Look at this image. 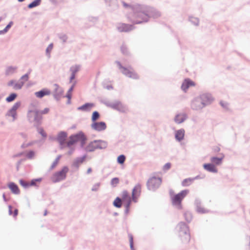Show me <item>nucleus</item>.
I'll list each match as a JSON object with an SVG mask.
<instances>
[{
    "label": "nucleus",
    "instance_id": "nucleus-1",
    "mask_svg": "<svg viewBox=\"0 0 250 250\" xmlns=\"http://www.w3.org/2000/svg\"><path fill=\"white\" fill-rule=\"evenodd\" d=\"M213 99L209 94H203L199 97L194 100L191 104L193 109H198L210 104Z\"/></svg>",
    "mask_w": 250,
    "mask_h": 250
},
{
    "label": "nucleus",
    "instance_id": "nucleus-2",
    "mask_svg": "<svg viewBox=\"0 0 250 250\" xmlns=\"http://www.w3.org/2000/svg\"><path fill=\"white\" fill-rule=\"evenodd\" d=\"M188 190H183L175 195L171 196V200L173 205L176 206L178 208H182L181 202L183 199L188 194Z\"/></svg>",
    "mask_w": 250,
    "mask_h": 250
},
{
    "label": "nucleus",
    "instance_id": "nucleus-3",
    "mask_svg": "<svg viewBox=\"0 0 250 250\" xmlns=\"http://www.w3.org/2000/svg\"><path fill=\"white\" fill-rule=\"evenodd\" d=\"M86 138L85 135L82 132L79 133L74 135L71 136L69 137V141L67 142L68 146H70L77 142H80L81 145L83 146L86 141Z\"/></svg>",
    "mask_w": 250,
    "mask_h": 250
},
{
    "label": "nucleus",
    "instance_id": "nucleus-4",
    "mask_svg": "<svg viewBox=\"0 0 250 250\" xmlns=\"http://www.w3.org/2000/svg\"><path fill=\"white\" fill-rule=\"evenodd\" d=\"M179 226L180 229L179 236L181 240L184 242H189L190 237L188 227L185 223H183L179 224Z\"/></svg>",
    "mask_w": 250,
    "mask_h": 250
},
{
    "label": "nucleus",
    "instance_id": "nucleus-5",
    "mask_svg": "<svg viewBox=\"0 0 250 250\" xmlns=\"http://www.w3.org/2000/svg\"><path fill=\"white\" fill-rule=\"evenodd\" d=\"M106 142L102 140H95L91 142L87 146L86 149L89 151H94L97 148H104L106 147Z\"/></svg>",
    "mask_w": 250,
    "mask_h": 250
},
{
    "label": "nucleus",
    "instance_id": "nucleus-6",
    "mask_svg": "<svg viewBox=\"0 0 250 250\" xmlns=\"http://www.w3.org/2000/svg\"><path fill=\"white\" fill-rule=\"evenodd\" d=\"M68 171V168L67 167H62L61 170L55 172L51 177V180L54 183L59 182L64 179L66 173Z\"/></svg>",
    "mask_w": 250,
    "mask_h": 250
},
{
    "label": "nucleus",
    "instance_id": "nucleus-7",
    "mask_svg": "<svg viewBox=\"0 0 250 250\" xmlns=\"http://www.w3.org/2000/svg\"><path fill=\"white\" fill-rule=\"evenodd\" d=\"M162 180L160 178L152 177L147 182V187L150 190H154L161 185Z\"/></svg>",
    "mask_w": 250,
    "mask_h": 250
},
{
    "label": "nucleus",
    "instance_id": "nucleus-8",
    "mask_svg": "<svg viewBox=\"0 0 250 250\" xmlns=\"http://www.w3.org/2000/svg\"><path fill=\"white\" fill-rule=\"evenodd\" d=\"M121 197L123 204L128 211L129 209L130 205L131 203V198L126 191H123L122 192Z\"/></svg>",
    "mask_w": 250,
    "mask_h": 250
},
{
    "label": "nucleus",
    "instance_id": "nucleus-9",
    "mask_svg": "<svg viewBox=\"0 0 250 250\" xmlns=\"http://www.w3.org/2000/svg\"><path fill=\"white\" fill-rule=\"evenodd\" d=\"M91 127L97 131H102L106 128V124L104 122H94L91 124Z\"/></svg>",
    "mask_w": 250,
    "mask_h": 250
},
{
    "label": "nucleus",
    "instance_id": "nucleus-10",
    "mask_svg": "<svg viewBox=\"0 0 250 250\" xmlns=\"http://www.w3.org/2000/svg\"><path fill=\"white\" fill-rule=\"evenodd\" d=\"M119 67L122 69V72L126 76L133 78L137 79L138 78L137 75L133 71L129 70L126 68L123 67L121 64L119 63Z\"/></svg>",
    "mask_w": 250,
    "mask_h": 250
},
{
    "label": "nucleus",
    "instance_id": "nucleus-11",
    "mask_svg": "<svg viewBox=\"0 0 250 250\" xmlns=\"http://www.w3.org/2000/svg\"><path fill=\"white\" fill-rule=\"evenodd\" d=\"M141 191V187L140 185H136L133 188L132 192V200L134 202H136L137 197L139 196Z\"/></svg>",
    "mask_w": 250,
    "mask_h": 250
},
{
    "label": "nucleus",
    "instance_id": "nucleus-12",
    "mask_svg": "<svg viewBox=\"0 0 250 250\" xmlns=\"http://www.w3.org/2000/svg\"><path fill=\"white\" fill-rule=\"evenodd\" d=\"M195 85V84L194 82L189 79H186L183 82L181 88L183 90L186 91L190 86H193Z\"/></svg>",
    "mask_w": 250,
    "mask_h": 250
},
{
    "label": "nucleus",
    "instance_id": "nucleus-13",
    "mask_svg": "<svg viewBox=\"0 0 250 250\" xmlns=\"http://www.w3.org/2000/svg\"><path fill=\"white\" fill-rule=\"evenodd\" d=\"M51 91L46 88L43 89L41 91L35 92V96L39 98H42L44 96L49 95Z\"/></svg>",
    "mask_w": 250,
    "mask_h": 250
},
{
    "label": "nucleus",
    "instance_id": "nucleus-14",
    "mask_svg": "<svg viewBox=\"0 0 250 250\" xmlns=\"http://www.w3.org/2000/svg\"><path fill=\"white\" fill-rule=\"evenodd\" d=\"M203 167L205 169L209 172L216 173L218 171L217 168L215 166L211 163L210 164H205L203 165Z\"/></svg>",
    "mask_w": 250,
    "mask_h": 250
},
{
    "label": "nucleus",
    "instance_id": "nucleus-15",
    "mask_svg": "<svg viewBox=\"0 0 250 250\" xmlns=\"http://www.w3.org/2000/svg\"><path fill=\"white\" fill-rule=\"evenodd\" d=\"M29 116H34V120L36 122H39L42 119V115L38 110L30 111Z\"/></svg>",
    "mask_w": 250,
    "mask_h": 250
},
{
    "label": "nucleus",
    "instance_id": "nucleus-16",
    "mask_svg": "<svg viewBox=\"0 0 250 250\" xmlns=\"http://www.w3.org/2000/svg\"><path fill=\"white\" fill-rule=\"evenodd\" d=\"M224 158V155L223 154L222 155L221 157H212L210 158V161L211 164H214L215 167L216 166L220 165L222 161Z\"/></svg>",
    "mask_w": 250,
    "mask_h": 250
},
{
    "label": "nucleus",
    "instance_id": "nucleus-17",
    "mask_svg": "<svg viewBox=\"0 0 250 250\" xmlns=\"http://www.w3.org/2000/svg\"><path fill=\"white\" fill-rule=\"evenodd\" d=\"M24 84V82L22 81L18 82L16 83H15L14 81L11 80L8 83V85L9 86H13V88L15 89H21L22 86Z\"/></svg>",
    "mask_w": 250,
    "mask_h": 250
},
{
    "label": "nucleus",
    "instance_id": "nucleus-18",
    "mask_svg": "<svg viewBox=\"0 0 250 250\" xmlns=\"http://www.w3.org/2000/svg\"><path fill=\"white\" fill-rule=\"evenodd\" d=\"M8 187L13 193L16 194L20 193V191L18 187L14 183H10L8 184Z\"/></svg>",
    "mask_w": 250,
    "mask_h": 250
},
{
    "label": "nucleus",
    "instance_id": "nucleus-19",
    "mask_svg": "<svg viewBox=\"0 0 250 250\" xmlns=\"http://www.w3.org/2000/svg\"><path fill=\"white\" fill-rule=\"evenodd\" d=\"M67 137V134L64 132H60L57 137V140L61 144H63Z\"/></svg>",
    "mask_w": 250,
    "mask_h": 250
},
{
    "label": "nucleus",
    "instance_id": "nucleus-20",
    "mask_svg": "<svg viewBox=\"0 0 250 250\" xmlns=\"http://www.w3.org/2000/svg\"><path fill=\"white\" fill-rule=\"evenodd\" d=\"M186 119V115L184 114H180L176 116L175 122L177 124H180L183 122Z\"/></svg>",
    "mask_w": 250,
    "mask_h": 250
},
{
    "label": "nucleus",
    "instance_id": "nucleus-21",
    "mask_svg": "<svg viewBox=\"0 0 250 250\" xmlns=\"http://www.w3.org/2000/svg\"><path fill=\"white\" fill-rule=\"evenodd\" d=\"M184 135L185 130L184 129L178 130L175 133V138L178 141H181L183 139Z\"/></svg>",
    "mask_w": 250,
    "mask_h": 250
},
{
    "label": "nucleus",
    "instance_id": "nucleus-22",
    "mask_svg": "<svg viewBox=\"0 0 250 250\" xmlns=\"http://www.w3.org/2000/svg\"><path fill=\"white\" fill-rule=\"evenodd\" d=\"M94 104L91 103H87L78 108L79 110L83 111H89L93 107Z\"/></svg>",
    "mask_w": 250,
    "mask_h": 250
},
{
    "label": "nucleus",
    "instance_id": "nucleus-23",
    "mask_svg": "<svg viewBox=\"0 0 250 250\" xmlns=\"http://www.w3.org/2000/svg\"><path fill=\"white\" fill-rule=\"evenodd\" d=\"M79 67L78 66H75L71 68V71H72L71 76L70 78V82H72V80L75 79V74L79 71Z\"/></svg>",
    "mask_w": 250,
    "mask_h": 250
},
{
    "label": "nucleus",
    "instance_id": "nucleus-24",
    "mask_svg": "<svg viewBox=\"0 0 250 250\" xmlns=\"http://www.w3.org/2000/svg\"><path fill=\"white\" fill-rule=\"evenodd\" d=\"M139 17H141V20H138L135 21V23H140L144 21H146L148 20V16L147 15L144 14L143 13H140L138 14Z\"/></svg>",
    "mask_w": 250,
    "mask_h": 250
},
{
    "label": "nucleus",
    "instance_id": "nucleus-25",
    "mask_svg": "<svg viewBox=\"0 0 250 250\" xmlns=\"http://www.w3.org/2000/svg\"><path fill=\"white\" fill-rule=\"evenodd\" d=\"M194 180L193 178H187L184 179L182 182V185L183 187H188L190 185Z\"/></svg>",
    "mask_w": 250,
    "mask_h": 250
},
{
    "label": "nucleus",
    "instance_id": "nucleus-26",
    "mask_svg": "<svg viewBox=\"0 0 250 250\" xmlns=\"http://www.w3.org/2000/svg\"><path fill=\"white\" fill-rule=\"evenodd\" d=\"M113 205L118 208H120L122 207L123 204V202L121 198L119 197H117L114 201L113 203Z\"/></svg>",
    "mask_w": 250,
    "mask_h": 250
},
{
    "label": "nucleus",
    "instance_id": "nucleus-27",
    "mask_svg": "<svg viewBox=\"0 0 250 250\" xmlns=\"http://www.w3.org/2000/svg\"><path fill=\"white\" fill-rule=\"evenodd\" d=\"M41 1V0H35L28 5V7L29 8H32L33 7L37 6L40 5Z\"/></svg>",
    "mask_w": 250,
    "mask_h": 250
},
{
    "label": "nucleus",
    "instance_id": "nucleus-28",
    "mask_svg": "<svg viewBox=\"0 0 250 250\" xmlns=\"http://www.w3.org/2000/svg\"><path fill=\"white\" fill-rule=\"evenodd\" d=\"M17 95L15 93L11 94L8 97H7L6 99V101L7 102H11L13 101L17 97Z\"/></svg>",
    "mask_w": 250,
    "mask_h": 250
},
{
    "label": "nucleus",
    "instance_id": "nucleus-29",
    "mask_svg": "<svg viewBox=\"0 0 250 250\" xmlns=\"http://www.w3.org/2000/svg\"><path fill=\"white\" fill-rule=\"evenodd\" d=\"M100 117V115L97 111H94L92 116L91 120L93 123L95 122Z\"/></svg>",
    "mask_w": 250,
    "mask_h": 250
},
{
    "label": "nucleus",
    "instance_id": "nucleus-30",
    "mask_svg": "<svg viewBox=\"0 0 250 250\" xmlns=\"http://www.w3.org/2000/svg\"><path fill=\"white\" fill-rule=\"evenodd\" d=\"M125 157L124 155H121L117 158L118 162L120 164H123L125 161Z\"/></svg>",
    "mask_w": 250,
    "mask_h": 250
},
{
    "label": "nucleus",
    "instance_id": "nucleus-31",
    "mask_svg": "<svg viewBox=\"0 0 250 250\" xmlns=\"http://www.w3.org/2000/svg\"><path fill=\"white\" fill-rule=\"evenodd\" d=\"M16 67H12V66L9 67L7 68V69L6 70V73L7 75L11 74L14 73L16 71Z\"/></svg>",
    "mask_w": 250,
    "mask_h": 250
},
{
    "label": "nucleus",
    "instance_id": "nucleus-32",
    "mask_svg": "<svg viewBox=\"0 0 250 250\" xmlns=\"http://www.w3.org/2000/svg\"><path fill=\"white\" fill-rule=\"evenodd\" d=\"M60 158H61V156H58L57 157V158L56 159L55 161L54 162V163H53V164L51 166L52 169L54 168L58 164Z\"/></svg>",
    "mask_w": 250,
    "mask_h": 250
},
{
    "label": "nucleus",
    "instance_id": "nucleus-33",
    "mask_svg": "<svg viewBox=\"0 0 250 250\" xmlns=\"http://www.w3.org/2000/svg\"><path fill=\"white\" fill-rule=\"evenodd\" d=\"M20 184L21 186H22L24 188H28L30 186L29 183L25 182L22 180L20 181Z\"/></svg>",
    "mask_w": 250,
    "mask_h": 250
},
{
    "label": "nucleus",
    "instance_id": "nucleus-34",
    "mask_svg": "<svg viewBox=\"0 0 250 250\" xmlns=\"http://www.w3.org/2000/svg\"><path fill=\"white\" fill-rule=\"evenodd\" d=\"M20 105L21 103L20 102H17L13 105L11 109L13 110V111H16V110L20 107Z\"/></svg>",
    "mask_w": 250,
    "mask_h": 250
},
{
    "label": "nucleus",
    "instance_id": "nucleus-35",
    "mask_svg": "<svg viewBox=\"0 0 250 250\" xmlns=\"http://www.w3.org/2000/svg\"><path fill=\"white\" fill-rule=\"evenodd\" d=\"M119 182V180L118 178H114L111 180V184L113 186H116Z\"/></svg>",
    "mask_w": 250,
    "mask_h": 250
},
{
    "label": "nucleus",
    "instance_id": "nucleus-36",
    "mask_svg": "<svg viewBox=\"0 0 250 250\" xmlns=\"http://www.w3.org/2000/svg\"><path fill=\"white\" fill-rule=\"evenodd\" d=\"M34 152L33 151H30L26 154V156L28 159H31L34 156Z\"/></svg>",
    "mask_w": 250,
    "mask_h": 250
},
{
    "label": "nucleus",
    "instance_id": "nucleus-37",
    "mask_svg": "<svg viewBox=\"0 0 250 250\" xmlns=\"http://www.w3.org/2000/svg\"><path fill=\"white\" fill-rule=\"evenodd\" d=\"M13 24V22H10L7 26L4 29V30L3 31H0V33L1 32H4V33H5L11 27L12 24Z\"/></svg>",
    "mask_w": 250,
    "mask_h": 250
},
{
    "label": "nucleus",
    "instance_id": "nucleus-38",
    "mask_svg": "<svg viewBox=\"0 0 250 250\" xmlns=\"http://www.w3.org/2000/svg\"><path fill=\"white\" fill-rule=\"evenodd\" d=\"M9 115L13 117L14 119L16 118V111H13L11 109L9 111Z\"/></svg>",
    "mask_w": 250,
    "mask_h": 250
},
{
    "label": "nucleus",
    "instance_id": "nucleus-39",
    "mask_svg": "<svg viewBox=\"0 0 250 250\" xmlns=\"http://www.w3.org/2000/svg\"><path fill=\"white\" fill-rule=\"evenodd\" d=\"M171 167V164L169 163L166 164L164 167H163V170H168Z\"/></svg>",
    "mask_w": 250,
    "mask_h": 250
},
{
    "label": "nucleus",
    "instance_id": "nucleus-40",
    "mask_svg": "<svg viewBox=\"0 0 250 250\" xmlns=\"http://www.w3.org/2000/svg\"><path fill=\"white\" fill-rule=\"evenodd\" d=\"M21 80H22V82H24V83L27 81L28 80V74H26L22 76L21 78Z\"/></svg>",
    "mask_w": 250,
    "mask_h": 250
},
{
    "label": "nucleus",
    "instance_id": "nucleus-41",
    "mask_svg": "<svg viewBox=\"0 0 250 250\" xmlns=\"http://www.w3.org/2000/svg\"><path fill=\"white\" fill-rule=\"evenodd\" d=\"M128 237L129 239L130 248L131 249H133V236L131 234H129Z\"/></svg>",
    "mask_w": 250,
    "mask_h": 250
},
{
    "label": "nucleus",
    "instance_id": "nucleus-42",
    "mask_svg": "<svg viewBox=\"0 0 250 250\" xmlns=\"http://www.w3.org/2000/svg\"><path fill=\"white\" fill-rule=\"evenodd\" d=\"M39 111L41 113V115H42L43 114L48 113L49 111V109L48 108H45L43 110Z\"/></svg>",
    "mask_w": 250,
    "mask_h": 250
},
{
    "label": "nucleus",
    "instance_id": "nucleus-43",
    "mask_svg": "<svg viewBox=\"0 0 250 250\" xmlns=\"http://www.w3.org/2000/svg\"><path fill=\"white\" fill-rule=\"evenodd\" d=\"M53 48V44H50L46 48V51L47 53L48 54H50V52L51 51L52 49Z\"/></svg>",
    "mask_w": 250,
    "mask_h": 250
},
{
    "label": "nucleus",
    "instance_id": "nucleus-44",
    "mask_svg": "<svg viewBox=\"0 0 250 250\" xmlns=\"http://www.w3.org/2000/svg\"><path fill=\"white\" fill-rule=\"evenodd\" d=\"M41 179H36V180H33L30 183H29L30 186H35L36 185V182H41Z\"/></svg>",
    "mask_w": 250,
    "mask_h": 250
},
{
    "label": "nucleus",
    "instance_id": "nucleus-45",
    "mask_svg": "<svg viewBox=\"0 0 250 250\" xmlns=\"http://www.w3.org/2000/svg\"><path fill=\"white\" fill-rule=\"evenodd\" d=\"M39 132L43 137H45L46 136V134L42 128H40L39 129Z\"/></svg>",
    "mask_w": 250,
    "mask_h": 250
},
{
    "label": "nucleus",
    "instance_id": "nucleus-46",
    "mask_svg": "<svg viewBox=\"0 0 250 250\" xmlns=\"http://www.w3.org/2000/svg\"><path fill=\"white\" fill-rule=\"evenodd\" d=\"M73 87H74L73 85L72 86H71V87L70 88V89L68 91V93L67 96V97L68 98V99H70V98H71V96H70V94H69V93H71L72 91Z\"/></svg>",
    "mask_w": 250,
    "mask_h": 250
},
{
    "label": "nucleus",
    "instance_id": "nucleus-47",
    "mask_svg": "<svg viewBox=\"0 0 250 250\" xmlns=\"http://www.w3.org/2000/svg\"><path fill=\"white\" fill-rule=\"evenodd\" d=\"M220 149V147L218 146H216L213 148V150L215 152H219Z\"/></svg>",
    "mask_w": 250,
    "mask_h": 250
},
{
    "label": "nucleus",
    "instance_id": "nucleus-48",
    "mask_svg": "<svg viewBox=\"0 0 250 250\" xmlns=\"http://www.w3.org/2000/svg\"><path fill=\"white\" fill-rule=\"evenodd\" d=\"M18 214V209H15L14 210V214H13V216L14 217H16L17 216Z\"/></svg>",
    "mask_w": 250,
    "mask_h": 250
},
{
    "label": "nucleus",
    "instance_id": "nucleus-49",
    "mask_svg": "<svg viewBox=\"0 0 250 250\" xmlns=\"http://www.w3.org/2000/svg\"><path fill=\"white\" fill-rule=\"evenodd\" d=\"M8 208H9V214L10 215H12V206H9Z\"/></svg>",
    "mask_w": 250,
    "mask_h": 250
},
{
    "label": "nucleus",
    "instance_id": "nucleus-50",
    "mask_svg": "<svg viewBox=\"0 0 250 250\" xmlns=\"http://www.w3.org/2000/svg\"><path fill=\"white\" fill-rule=\"evenodd\" d=\"M220 104H221V105L223 106V107H226L227 106V103H224V102H220Z\"/></svg>",
    "mask_w": 250,
    "mask_h": 250
},
{
    "label": "nucleus",
    "instance_id": "nucleus-51",
    "mask_svg": "<svg viewBox=\"0 0 250 250\" xmlns=\"http://www.w3.org/2000/svg\"><path fill=\"white\" fill-rule=\"evenodd\" d=\"M91 172H92L91 168H90V167L88 168L87 169V173L90 174Z\"/></svg>",
    "mask_w": 250,
    "mask_h": 250
},
{
    "label": "nucleus",
    "instance_id": "nucleus-52",
    "mask_svg": "<svg viewBox=\"0 0 250 250\" xmlns=\"http://www.w3.org/2000/svg\"><path fill=\"white\" fill-rule=\"evenodd\" d=\"M123 3L124 6L125 7H128V6H129V5H127V4H126V3H125V2H123Z\"/></svg>",
    "mask_w": 250,
    "mask_h": 250
},
{
    "label": "nucleus",
    "instance_id": "nucleus-53",
    "mask_svg": "<svg viewBox=\"0 0 250 250\" xmlns=\"http://www.w3.org/2000/svg\"><path fill=\"white\" fill-rule=\"evenodd\" d=\"M3 199L5 201H7V200L6 199V197H5V195L4 194H3Z\"/></svg>",
    "mask_w": 250,
    "mask_h": 250
},
{
    "label": "nucleus",
    "instance_id": "nucleus-54",
    "mask_svg": "<svg viewBox=\"0 0 250 250\" xmlns=\"http://www.w3.org/2000/svg\"><path fill=\"white\" fill-rule=\"evenodd\" d=\"M191 20H194V21H197V20L195 18H192Z\"/></svg>",
    "mask_w": 250,
    "mask_h": 250
},
{
    "label": "nucleus",
    "instance_id": "nucleus-55",
    "mask_svg": "<svg viewBox=\"0 0 250 250\" xmlns=\"http://www.w3.org/2000/svg\"><path fill=\"white\" fill-rule=\"evenodd\" d=\"M124 47H122V51L124 53Z\"/></svg>",
    "mask_w": 250,
    "mask_h": 250
},
{
    "label": "nucleus",
    "instance_id": "nucleus-56",
    "mask_svg": "<svg viewBox=\"0 0 250 250\" xmlns=\"http://www.w3.org/2000/svg\"><path fill=\"white\" fill-rule=\"evenodd\" d=\"M24 0H18L20 2H22L23 1H24Z\"/></svg>",
    "mask_w": 250,
    "mask_h": 250
},
{
    "label": "nucleus",
    "instance_id": "nucleus-57",
    "mask_svg": "<svg viewBox=\"0 0 250 250\" xmlns=\"http://www.w3.org/2000/svg\"><path fill=\"white\" fill-rule=\"evenodd\" d=\"M46 211H45V213H44V215H45L46 214Z\"/></svg>",
    "mask_w": 250,
    "mask_h": 250
},
{
    "label": "nucleus",
    "instance_id": "nucleus-58",
    "mask_svg": "<svg viewBox=\"0 0 250 250\" xmlns=\"http://www.w3.org/2000/svg\"><path fill=\"white\" fill-rule=\"evenodd\" d=\"M83 160H82L81 161V163H82V162H83Z\"/></svg>",
    "mask_w": 250,
    "mask_h": 250
}]
</instances>
